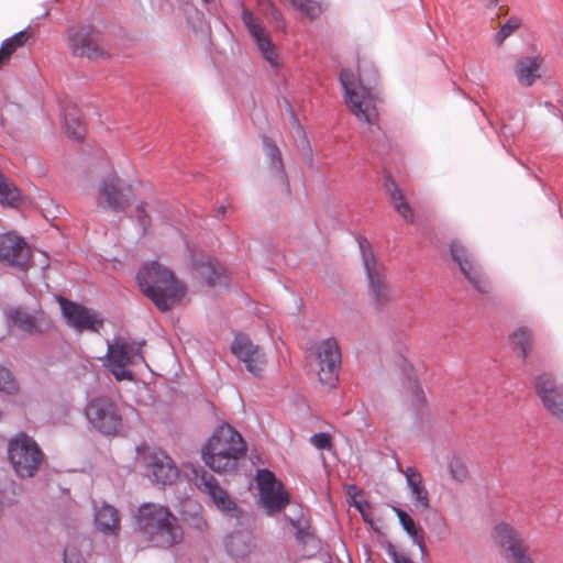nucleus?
<instances>
[{
    "instance_id": "f257e3e1",
    "label": "nucleus",
    "mask_w": 563,
    "mask_h": 563,
    "mask_svg": "<svg viewBox=\"0 0 563 563\" xmlns=\"http://www.w3.org/2000/svg\"><path fill=\"white\" fill-rule=\"evenodd\" d=\"M141 291L150 298L161 311H168L178 305L186 294L185 285L174 273L153 261L144 264L136 276Z\"/></svg>"
},
{
    "instance_id": "f03ea898",
    "label": "nucleus",
    "mask_w": 563,
    "mask_h": 563,
    "mask_svg": "<svg viewBox=\"0 0 563 563\" xmlns=\"http://www.w3.org/2000/svg\"><path fill=\"white\" fill-rule=\"evenodd\" d=\"M245 454L242 435L228 423L218 427L201 449L205 464L220 474L233 472Z\"/></svg>"
},
{
    "instance_id": "7ed1b4c3",
    "label": "nucleus",
    "mask_w": 563,
    "mask_h": 563,
    "mask_svg": "<svg viewBox=\"0 0 563 563\" xmlns=\"http://www.w3.org/2000/svg\"><path fill=\"white\" fill-rule=\"evenodd\" d=\"M136 525L143 538L155 548L168 549L183 540L178 519L164 506L144 504L139 508Z\"/></svg>"
},
{
    "instance_id": "20e7f679",
    "label": "nucleus",
    "mask_w": 563,
    "mask_h": 563,
    "mask_svg": "<svg viewBox=\"0 0 563 563\" xmlns=\"http://www.w3.org/2000/svg\"><path fill=\"white\" fill-rule=\"evenodd\" d=\"M376 78V71L373 74V79H365L361 70L357 76L349 69H342L340 74V81L345 92V103L350 112L360 122L368 125L376 124L379 119L377 108L379 99L372 86Z\"/></svg>"
},
{
    "instance_id": "39448f33",
    "label": "nucleus",
    "mask_w": 563,
    "mask_h": 563,
    "mask_svg": "<svg viewBox=\"0 0 563 563\" xmlns=\"http://www.w3.org/2000/svg\"><path fill=\"white\" fill-rule=\"evenodd\" d=\"M67 47L73 56L86 57L90 60L106 59L112 55L102 34L88 24H78L68 29Z\"/></svg>"
},
{
    "instance_id": "423d86ee",
    "label": "nucleus",
    "mask_w": 563,
    "mask_h": 563,
    "mask_svg": "<svg viewBox=\"0 0 563 563\" xmlns=\"http://www.w3.org/2000/svg\"><path fill=\"white\" fill-rule=\"evenodd\" d=\"M95 200L98 208L118 213L135 201V195L131 185L110 172L99 180Z\"/></svg>"
},
{
    "instance_id": "0eeeda50",
    "label": "nucleus",
    "mask_w": 563,
    "mask_h": 563,
    "mask_svg": "<svg viewBox=\"0 0 563 563\" xmlns=\"http://www.w3.org/2000/svg\"><path fill=\"white\" fill-rule=\"evenodd\" d=\"M144 342H126L121 339L108 343L104 366L117 380H132L131 365L137 361L144 362Z\"/></svg>"
},
{
    "instance_id": "6e6552de",
    "label": "nucleus",
    "mask_w": 563,
    "mask_h": 563,
    "mask_svg": "<svg viewBox=\"0 0 563 563\" xmlns=\"http://www.w3.org/2000/svg\"><path fill=\"white\" fill-rule=\"evenodd\" d=\"M9 460L20 477H33L43 462L44 454L33 438L19 433L8 445Z\"/></svg>"
},
{
    "instance_id": "1a4fd4ad",
    "label": "nucleus",
    "mask_w": 563,
    "mask_h": 563,
    "mask_svg": "<svg viewBox=\"0 0 563 563\" xmlns=\"http://www.w3.org/2000/svg\"><path fill=\"white\" fill-rule=\"evenodd\" d=\"M85 416L90 426L104 435H118L123 426L118 406L108 397L91 399L85 408Z\"/></svg>"
},
{
    "instance_id": "9d476101",
    "label": "nucleus",
    "mask_w": 563,
    "mask_h": 563,
    "mask_svg": "<svg viewBox=\"0 0 563 563\" xmlns=\"http://www.w3.org/2000/svg\"><path fill=\"white\" fill-rule=\"evenodd\" d=\"M319 382L328 388H334L339 382L341 350L335 339H325L313 347Z\"/></svg>"
},
{
    "instance_id": "9b49d317",
    "label": "nucleus",
    "mask_w": 563,
    "mask_h": 563,
    "mask_svg": "<svg viewBox=\"0 0 563 563\" xmlns=\"http://www.w3.org/2000/svg\"><path fill=\"white\" fill-rule=\"evenodd\" d=\"M260 499L267 515L280 512L290 501L289 494L275 474L268 470H260L256 474Z\"/></svg>"
},
{
    "instance_id": "f8f14e48",
    "label": "nucleus",
    "mask_w": 563,
    "mask_h": 563,
    "mask_svg": "<svg viewBox=\"0 0 563 563\" xmlns=\"http://www.w3.org/2000/svg\"><path fill=\"white\" fill-rule=\"evenodd\" d=\"M494 539L504 549L508 563H536L530 555L528 543L512 526L505 522L496 525Z\"/></svg>"
},
{
    "instance_id": "ddd939ff",
    "label": "nucleus",
    "mask_w": 563,
    "mask_h": 563,
    "mask_svg": "<svg viewBox=\"0 0 563 563\" xmlns=\"http://www.w3.org/2000/svg\"><path fill=\"white\" fill-rule=\"evenodd\" d=\"M450 253L453 261L459 264L464 277L478 292L488 294L492 290V284L481 264L460 241L451 242Z\"/></svg>"
},
{
    "instance_id": "4468645a",
    "label": "nucleus",
    "mask_w": 563,
    "mask_h": 563,
    "mask_svg": "<svg viewBox=\"0 0 563 563\" xmlns=\"http://www.w3.org/2000/svg\"><path fill=\"white\" fill-rule=\"evenodd\" d=\"M0 262L4 265L26 271L31 262V247L15 233L0 235Z\"/></svg>"
},
{
    "instance_id": "2eb2a0df",
    "label": "nucleus",
    "mask_w": 563,
    "mask_h": 563,
    "mask_svg": "<svg viewBox=\"0 0 563 563\" xmlns=\"http://www.w3.org/2000/svg\"><path fill=\"white\" fill-rule=\"evenodd\" d=\"M231 352L253 375L260 376L266 365V355L258 344H255L246 334L238 333L231 345Z\"/></svg>"
},
{
    "instance_id": "dca6fc26",
    "label": "nucleus",
    "mask_w": 563,
    "mask_h": 563,
    "mask_svg": "<svg viewBox=\"0 0 563 563\" xmlns=\"http://www.w3.org/2000/svg\"><path fill=\"white\" fill-rule=\"evenodd\" d=\"M242 20L251 36L256 43V46L263 56V58L273 67H280L279 54L276 51L272 38L262 25L260 19H257L252 12L244 10L242 13Z\"/></svg>"
},
{
    "instance_id": "f3484780",
    "label": "nucleus",
    "mask_w": 563,
    "mask_h": 563,
    "mask_svg": "<svg viewBox=\"0 0 563 563\" xmlns=\"http://www.w3.org/2000/svg\"><path fill=\"white\" fill-rule=\"evenodd\" d=\"M145 465L148 477L157 484L172 485L179 476V470L174 460L161 449L148 452L145 456Z\"/></svg>"
},
{
    "instance_id": "a211bd4d",
    "label": "nucleus",
    "mask_w": 563,
    "mask_h": 563,
    "mask_svg": "<svg viewBox=\"0 0 563 563\" xmlns=\"http://www.w3.org/2000/svg\"><path fill=\"white\" fill-rule=\"evenodd\" d=\"M534 389L544 408L556 419L563 421V386L549 374L534 378Z\"/></svg>"
},
{
    "instance_id": "6ab92c4d",
    "label": "nucleus",
    "mask_w": 563,
    "mask_h": 563,
    "mask_svg": "<svg viewBox=\"0 0 563 563\" xmlns=\"http://www.w3.org/2000/svg\"><path fill=\"white\" fill-rule=\"evenodd\" d=\"M58 301L67 324L75 330L97 332L102 327V320L92 310L65 298H59Z\"/></svg>"
},
{
    "instance_id": "aec40b11",
    "label": "nucleus",
    "mask_w": 563,
    "mask_h": 563,
    "mask_svg": "<svg viewBox=\"0 0 563 563\" xmlns=\"http://www.w3.org/2000/svg\"><path fill=\"white\" fill-rule=\"evenodd\" d=\"M360 247L363 255L364 266L367 272L368 284L373 298L377 306H384L390 300L391 292L385 282L383 267L377 265L375 262L368 245L365 246L363 243H361Z\"/></svg>"
},
{
    "instance_id": "412c9836",
    "label": "nucleus",
    "mask_w": 563,
    "mask_h": 563,
    "mask_svg": "<svg viewBox=\"0 0 563 563\" xmlns=\"http://www.w3.org/2000/svg\"><path fill=\"white\" fill-rule=\"evenodd\" d=\"M196 485L205 494H207L216 507L233 517L238 516L235 503L230 498L229 494L219 485L213 475L207 471L195 472Z\"/></svg>"
},
{
    "instance_id": "4be33fe9",
    "label": "nucleus",
    "mask_w": 563,
    "mask_h": 563,
    "mask_svg": "<svg viewBox=\"0 0 563 563\" xmlns=\"http://www.w3.org/2000/svg\"><path fill=\"white\" fill-rule=\"evenodd\" d=\"M543 57L541 55H526L519 57L514 64V74L521 87H532L543 77Z\"/></svg>"
},
{
    "instance_id": "5701e85b",
    "label": "nucleus",
    "mask_w": 563,
    "mask_h": 563,
    "mask_svg": "<svg viewBox=\"0 0 563 563\" xmlns=\"http://www.w3.org/2000/svg\"><path fill=\"white\" fill-rule=\"evenodd\" d=\"M9 318L14 327L29 333L41 332L49 325V320L42 310L30 312L18 308L9 312Z\"/></svg>"
},
{
    "instance_id": "b1692460",
    "label": "nucleus",
    "mask_w": 563,
    "mask_h": 563,
    "mask_svg": "<svg viewBox=\"0 0 563 563\" xmlns=\"http://www.w3.org/2000/svg\"><path fill=\"white\" fill-rule=\"evenodd\" d=\"M95 526L98 531L106 536H119L121 531V518L115 507L109 504H102L95 507Z\"/></svg>"
},
{
    "instance_id": "393cba45",
    "label": "nucleus",
    "mask_w": 563,
    "mask_h": 563,
    "mask_svg": "<svg viewBox=\"0 0 563 563\" xmlns=\"http://www.w3.org/2000/svg\"><path fill=\"white\" fill-rule=\"evenodd\" d=\"M401 472L406 477L415 505L422 510L429 509V494L420 472L415 467H407Z\"/></svg>"
},
{
    "instance_id": "a878e982",
    "label": "nucleus",
    "mask_w": 563,
    "mask_h": 563,
    "mask_svg": "<svg viewBox=\"0 0 563 563\" xmlns=\"http://www.w3.org/2000/svg\"><path fill=\"white\" fill-rule=\"evenodd\" d=\"M511 350L527 363L534 347V334L528 327H519L509 335Z\"/></svg>"
},
{
    "instance_id": "bb28decb",
    "label": "nucleus",
    "mask_w": 563,
    "mask_h": 563,
    "mask_svg": "<svg viewBox=\"0 0 563 563\" xmlns=\"http://www.w3.org/2000/svg\"><path fill=\"white\" fill-rule=\"evenodd\" d=\"M228 552L235 559H244L256 550L254 538L249 532L231 533L225 542Z\"/></svg>"
},
{
    "instance_id": "cd10ccee",
    "label": "nucleus",
    "mask_w": 563,
    "mask_h": 563,
    "mask_svg": "<svg viewBox=\"0 0 563 563\" xmlns=\"http://www.w3.org/2000/svg\"><path fill=\"white\" fill-rule=\"evenodd\" d=\"M385 189L398 214L401 216L407 222L412 223L415 219L413 211L405 200V196L398 185L390 177L386 178Z\"/></svg>"
},
{
    "instance_id": "c85d7f7f",
    "label": "nucleus",
    "mask_w": 563,
    "mask_h": 563,
    "mask_svg": "<svg viewBox=\"0 0 563 563\" xmlns=\"http://www.w3.org/2000/svg\"><path fill=\"white\" fill-rule=\"evenodd\" d=\"M263 142L265 154L269 158V166L273 175L283 184H286L282 154L278 147L267 137H265Z\"/></svg>"
},
{
    "instance_id": "c756f323",
    "label": "nucleus",
    "mask_w": 563,
    "mask_h": 563,
    "mask_svg": "<svg viewBox=\"0 0 563 563\" xmlns=\"http://www.w3.org/2000/svg\"><path fill=\"white\" fill-rule=\"evenodd\" d=\"M394 511L396 512L404 530L410 536L413 543L419 547L421 552H424L422 529L416 526L415 520L406 511L397 507H394Z\"/></svg>"
},
{
    "instance_id": "7c9ffc66",
    "label": "nucleus",
    "mask_w": 563,
    "mask_h": 563,
    "mask_svg": "<svg viewBox=\"0 0 563 563\" xmlns=\"http://www.w3.org/2000/svg\"><path fill=\"white\" fill-rule=\"evenodd\" d=\"M451 478L457 483H465L470 477L467 460L460 455H453L448 462Z\"/></svg>"
},
{
    "instance_id": "2f4dec72",
    "label": "nucleus",
    "mask_w": 563,
    "mask_h": 563,
    "mask_svg": "<svg viewBox=\"0 0 563 563\" xmlns=\"http://www.w3.org/2000/svg\"><path fill=\"white\" fill-rule=\"evenodd\" d=\"M20 199L18 187L0 173V203L14 206Z\"/></svg>"
},
{
    "instance_id": "473e14b6",
    "label": "nucleus",
    "mask_w": 563,
    "mask_h": 563,
    "mask_svg": "<svg viewBox=\"0 0 563 563\" xmlns=\"http://www.w3.org/2000/svg\"><path fill=\"white\" fill-rule=\"evenodd\" d=\"M294 7L300 10L310 20L319 16L323 10V0H289Z\"/></svg>"
},
{
    "instance_id": "72a5a7b5",
    "label": "nucleus",
    "mask_w": 563,
    "mask_h": 563,
    "mask_svg": "<svg viewBox=\"0 0 563 563\" xmlns=\"http://www.w3.org/2000/svg\"><path fill=\"white\" fill-rule=\"evenodd\" d=\"M31 38V33L29 30H22L15 33L13 36L4 40L1 44V47L8 52L11 56L22 48Z\"/></svg>"
},
{
    "instance_id": "f704fd0d",
    "label": "nucleus",
    "mask_w": 563,
    "mask_h": 563,
    "mask_svg": "<svg viewBox=\"0 0 563 563\" xmlns=\"http://www.w3.org/2000/svg\"><path fill=\"white\" fill-rule=\"evenodd\" d=\"M65 131L70 137L81 140L85 134V125L77 115L67 113L65 115Z\"/></svg>"
},
{
    "instance_id": "c9c22d12",
    "label": "nucleus",
    "mask_w": 563,
    "mask_h": 563,
    "mask_svg": "<svg viewBox=\"0 0 563 563\" xmlns=\"http://www.w3.org/2000/svg\"><path fill=\"white\" fill-rule=\"evenodd\" d=\"M519 26L520 21L518 19L508 20L496 34V44L501 45L507 37H509L516 30L519 29Z\"/></svg>"
},
{
    "instance_id": "e433bc0d",
    "label": "nucleus",
    "mask_w": 563,
    "mask_h": 563,
    "mask_svg": "<svg viewBox=\"0 0 563 563\" xmlns=\"http://www.w3.org/2000/svg\"><path fill=\"white\" fill-rule=\"evenodd\" d=\"M16 389V383L10 371H8L4 367H0V390L8 394H12Z\"/></svg>"
},
{
    "instance_id": "4c0bfd02",
    "label": "nucleus",
    "mask_w": 563,
    "mask_h": 563,
    "mask_svg": "<svg viewBox=\"0 0 563 563\" xmlns=\"http://www.w3.org/2000/svg\"><path fill=\"white\" fill-rule=\"evenodd\" d=\"M410 401L412 407L420 411L426 407L427 398L421 387L413 385L411 388Z\"/></svg>"
},
{
    "instance_id": "58836bf2",
    "label": "nucleus",
    "mask_w": 563,
    "mask_h": 563,
    "mask_svg": "<svg viewBox=\"0 0 563 563\" xmlns=\"http://www.w3.org/2000/svg\"><path fill=\"white\" fill-rule=\"evenodd\" d=\"M200 275L211 286L217 285L220 282V278H221L220 272L216 267H213L211 265H202L200 267Z\"/></svg>"
},
{
    "instance_id": "ea45409f",
    "label": "nucleus",
    "mask_w": 563,
    "mask_h": 563,
    "mask_svg": "<svg viewBox=\"0 0 563 563\" xmlns=\"http://www.w3.org/2000/svg\"><path fill=\"white\" fill-rule=\"evenodd\" d=\"M310 442L319 450H330L332 448L331 435L325 432L316 433L310 438Z\"/></svg>"
},
{
    "instance_id": "a19ab883",
    "label": "nucleus",
    "mask_w": 563,
    "mask_h": 563,
    "mask_svg": "<svg viewBox=\"0 0 563 563\" xmlns=\"http://www.w3.org/2000/svg\"><path fill=\"white\" fill-rule=\"evenodd\" d=\"M289 520V523L292 526V528L296 530L295 532V536H296V539L300 542H305L307 537L309 536V531H308V523L306 520L303 519H298V520H294V519H288Z\"/></svg>"
},
{
    "instance_id": "79ce46f5",
    "label": "nucleus",
    "mask_w": 563,
    "mask_h": 563,
    "mask_svg": "<svg viewBox=\"0 0 563 563\" xmlns=\"http://www.w3.org/2000/svg\"><path fill=\"white\" fill-rule=\"evenodd\" d=\"M64 563H86L76 547L69 545L64 551Z\"/></svg>"
},
{
    "instance_id": "37998d69",
    "label": "nucleus",
    "mask_w": 563,
    "mask_h": 563,
    "mask_svg": "<svg viewBox=\"0 0 563 563\" xmlns=\"http://www.w3.org/2000/svg\"><path fill=\"white\" fill-rule=\"evenodd\" d=\"M136 212H137L139 223L143 228V230L145 231L147 225L150 224V220H148V217H147V213L145 211L144 206L143 205L139 206L136 208Z\"/></svg>"
},
{
    "instance_id": "c03bdc74",
    "label": "nucleus",
    "mask_w": 563,
    "mask_h": 563,
    "mask_svg": "<svg viewBox=\"0 0 563 563\" xmlns=\"http://www.w3.org/2000/svg\"><path fill=\"white\" fill-rule=\"evenodd\" d=\"M356 507L360 510L364 521H366V522L372 525L373 523V519H372V516H371V512H369V505L367 503H364V504L356 503Z\"/></svg>"
},
{
    "instance_id": "a18cd8bd",
    "label": "nucleus",
    "mask_w": 563,
    "mask_h": 563,
    "mask_svg": "<svg viewBox=\"0 0 563 563\" xmlns=\"http://www.w3.org/2000/svg\"><path fill=\"white\" fill-rule=\"evenodd\" d=\"M269 9V15H266L267 19H269L271 22H282L283 15L280 11L274 5V3H268Z\"/></svg>"
},
{
    "instance_id": "49530a36",
    "label": "nucleus",
    "mask_w": 563,
    "mask_h": 563,
    "mask_svg": "<svg viewBox=\"0 0 563 563\" xmlns=\"http://www.w3.org/2000/svg\"><path fill=\"white\" fill-rule=\"evenodd\" d=\"M394 563H415L409 556L397 551L390 553Z\"/></svg>"
},
{
    "instance_id": "de8ad7c7",
    "label": "nucleus",
    "mask_w": 563,
    "mask_h": 563,
    "mask_svg": "<svg viewBox=\"0 0 563 563\" xmlns=\"http://www.w3.org/2000/svg\"><path fill=\"white\" fill-rule=\"evenodd\" d=\"M11 57L12 56L0 46V69L9 64Z\"/></svg>"
},
{
    "instance_id": "09e8293b",
    "label": "nucleus",
    "mask_w": 563,
    "mask_h": 563,
    "mask_svg": "<svg viewBox=\"0 0 563 563\" xmlns=\"http://www.w3.org/2000/svg\"><path fill=\"white\" fill-rule=\"evenodd\" d=\"M257 2H258V5H260L262 12L265 15H269L268 3H273V2L271 0H257Z\"/></svg>"
},
{
    "instance_id": "8fccbe9b",
    "label": "nucleus",
    "mask_w": 563,
    "mask_h": 563,
    "mask_svg": "<svg viewBox=\"0 0 563 563\" xmlns=\"http://www.w3.org/2000/svg\"><path fill=\"white\" fill-rule=\"evenodd\" d=\"M487 8H495L499 0H483Z\"/></svg>"
},
{
    "instance_id": "3c124183",
    "label": "nucleus",
    "mask_w": 563,
    "mask_h": 563,
    "mask_svg": "<svg viewBox=\"0 0 563 563\" xmlns=\"http://www.w3.org/2000/svg\"><path fill=\"white\" fill-rule=\"evenodd\" d=\"M202 1H203V2H206V3H209V2H211L212 0H202Z\"/></svg>"
}]
</instances>
